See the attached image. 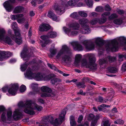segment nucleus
Here are the masks:
<instances>
[{
  "mask_svg": "<svg viewBox=\"0 0 126 126\" xmlns=\"http://www.w3.org/2000/svg\"><path fill=\"white\" fill-rule=\"evenodd\" d=\"M88 57L89 59V62H87L85 60L82 61L80 63L82 56L80 54L76 55L75 57L74 65L76 66H79L80 64L82 66H85L87 68H89L92 69H95L97 68L96 64L94 63V58L93 55L88 54Z\"/></svg>",
  "mask_w": 126,
  "mask_h": 126,
  "instance_id": "1",
  "label": "nucleus"
},
{
  "mask_svg": "<svg viewBox=\"0 0 126 126\" xmlns=\"http://www.w3.org/2000/svg\"><path fill=\"white\" fill-rule=\"evenodd\" d=\"M23 104L22 102H20L18 104L19 107H23L25 108L24 112L30 115H33L35 114L34 110H36L38 111L42 110L43 108L41 106L37 105L35 103H32L31 100L27 101L23 106L21 105Z\"/></svg>",
  "mask_w": 126,
  "mask_h": 126,
  "instance_id": "2",
  "label": "nucleus"
},
{
  "mask_svg": "<svg viewBox=\"0 0 126 126\" xmlns=\"http://www.w3.org/2000/svg\"><path fill=\"white\" fill-rule=\"evenodd\" d=\"M98 21L97 19H94L89 22L87 18H82L79 19L78 22L81 25L80 31L81 33L84 34H88L91 32L89 27L87 24L90 23L92 25L96 24Z\"/></svg>",
  "mask_w": 126,
  "mask_h": 126,
  "instance_id": "3",
  "label": "nucleus"
},
{
  "mask_svg": "<svg viewBox=\"0 0 126 126\" xmlns=\"http://www.w3.org/2000/svg\"><path fill=\"white\" fill-rule=\"evenodd\" d=\"M119 43L122 45L126 46V38L124 36H121L117 39L112 40L110 44L106 46V49L107 50H111L113 51H116L118 49Z\"/></svg>",
  "mask_w": 126,
  "mask_h": 126,
  "instance_id": "4",
  "label": "nucleus"
},
{
  "mask_svg": "<svg viewBox=\"0 0 126 126\" xmlns=\"http://www.w3.org/2000/svg\"><path fill=\"white\" fill-rule=\"evenodd\" d=\"M24 75L25 77L28 78L29 79H34L37 81H47L49 80L48 79L47 76H46L42 73H33V71L29 68L27 70L26 72L24 73Z\"/></svg>",
  "mask_w": 126,
  "mask_h": 126,
  "instance_id": "5",
  "label": "nucleus"
},
{
  "mask_svg": "<svg viewBox=\"0 0 126 126\" xmlns=\"http://www.w3.org/2000/svg\"><path fill=\"white\" fill-rule=\"evenodd\" d=\"M70 50V49L66 45H64L62 46L61 49L56 55V58L59 59L62 57V60L66 63L71 62L72 61V58L70 56L67 55Z\"/></svg>",
  "mask_w": 126,
  "mask_h": 126,
  "instance_id": "6",
  "label": "nucleus"
},
{
  "mask_svg": "<svg viewBox=\"0 0 126 126\" xmlns=\"http://www.w3.org/2000/svg\"><path fill=\"white\" fill-rule=\"evenodd\" d=\"M66 27H64L63 28V31L69 36H75L77 35L78 32L77 31L71 30V28L76 30H78L79 29L80 26L77 22H71L66 24Z\"/></svg>",
  "mask_w": 126,
  "mask_h": 126,
  "instance_id": "7",
  "label": "nucleus"
},
{
  "mask_svg": "<svg viewBox=\"0 0 126 126\" xmlns=\"http://www.w3.org/2000/svg\"><path fill=\"white\" fill-rule=\"evenodd\" d=\"M12 28L15 32V35H11V37L13 39L18 45H20L22 43V41L19 32V29L17 28V23L15 22H13L11 25Z\"/></svg>",
  "mask_w": 126,
  "mask_h": 126,
  "instance_id": "8",
  "label": "nucleus"
},
{
  "mask_svg": "<svg viewBox=\"0 0 126 126\" xmlns=\"http://www.w3.org/2000/svg\"><path fill=\"white\" fill-rule=\"evenodd\" d=\"M57 33L55 32L51 31L49 32L47 34V36L43 35L41 36V38L45 42L43 44V42L41 43V45L43 47H45L47 44H49L52 42V41L49 39V37L53 38L56 37L57 36Z\"/></svg>",
  "mask_w": 126,
  "mask_h": 126,
  "instance_id": "9",
  "label": "nucleus"
},
{
  "mask_svg": "<svg viewBox=\"0 0 126 126\" xmlns=\"http://www.w3.org/2000/svg\"><path fill=\"white\" fill-rule=\"evenodd\" d=\"M6 31L2 28H0V41L9 45H13L14 42L7 35H5Z\"/></svg>",
  "mask_w": 126,
  "mask_h": 126,
  "instance_id": "10",
  "label": "nucleus"
},
{
  "mask_svg": "<svg viewBox=\"0 0 126 126\" xmlns=\"http://www.w3.org/2000/svg\"><path fill=\"white\" fill-rule=\"evenodd\" d=\"M66 112L63 111L59 115L58 119H56L54 120H53V118L52 116L49 117V122L54 126H58L61 124L63 121L64 120V117L66 114Z\"/></svg>",
  "mask_w": 126,
  "mask_h": 126,
  "instance_id": "11",
  "label": "nucleus"
},
{
  "mask_svg": "<svg viewBox=\"0 0 126 126\" xmlns=\"http://www.w3.org/2000/svg\"><path fill=\"white\" fill-rule=\"evenodd\" d=\"M19 85L18 84H12L9 86L8 90V93L6 94L8 96L15 95L16 94Z\"/></svg>",
  "mask_w": 126,
  "mask_h": 126,
  "instance_id": "12",
  "label": "nucleus"
},
{
  "mask_svg": "<svg viewBox=\"0 0 126 126\" xmlns=\"http://www.w3.org/2000/svg\"><path fill=\"white\" fill-rule=\"evenodd\" d=\"M41 91L44 92H46L42 94L41 96L42 97H48L54 95L55 94L53 92L51 89L47 86H44L41 88Z\"/></svg>",
  "mask_w": 126,
  "mask_h": 126,
  "instance_id": "13",
  "label": "nucleus"
},
{
  "mask_svg": "<svg viewBox=\"0 0 126 126\" xmlns=\"http://www.w3.org/2000/svg\"><path fill=\"white\" fill-rule=\"evenodd\" d=\"M12 112L11 110L8 111L7 112V118L6 117V113L3 112L1 115V118L2 121L3 122L7 123H10L12 121Z\"/></svg>",
  "mask_w": 126,
  "mask_h": 126,
  "instance_id": "14",
  "label": "nucleus"
},
{
  "mask_svg": "<svg viewBox=\"0 0 126 126\" xmlns=\"http://www.w3.org/2000/svg\"><path fill=\"white\" fill-rule=\"evenodd\" d=\"M81 43L87 51H90L94 49V44L93 43H91L89 40H85L81 42Z\"/></svg>",
  "mask_w": 126,
  "mask_h": 126,
  "instance_id": "15",
  "label": "nucleus"
},
{
  "mask_svg": "<svg viewBox=\"0 0 126 126\" xmlns=\"http://www.w3.org/2000/svg\"><path fill=\"white\" fill-rule=\"evenodd\" d=\"M15 2V0H9L5 1L3 4V6L6 10L8 12H10L13 8L12 3Z\"/></svg>",
  "mask_w": 126,
  "mask_h": 126,
  "instance_id": "16",
  "label": "nucleus"
},
{
  "mask_svg": "<svg viewBox=\"0 0 126 126\" xmlns=\"http://www.w3.org/2000/svg\"><path fill=\"white\" fill-rule=\"evenodd\" d=\"M12 54L10 52L0 51V61H3L11 56Z\"/></svg>",
  "mask_w": 126,
  "mask_h": 126,
  "instance_id": "17",
  "label": "nucleus"
},
{
  "mask_svg": "<svg viewBox=\"0 0 126 126\" xmlns=\"http://www.w3.org/2000/svg\"><path fill=\"white\" fill-rule=\"evenodd\" d=\"M89 119L92 120L91 126H95L96 125L97 120L99 118L100 116L97 115L94 116L93 114H90L89 115Z\"/></svg>",
  "mask_w": 126,
  "mask_h": 126,
  "instance_id": "18",
  "label": "nucleus"
},
{
  "mask_svg": "<svg viewBox=\"0 0 126 126\" xmlns=\"http://www.w3.org/2000/svg\"><path fill=\"white\" fill-rule=\"evenodd\" d=\"M79 0H71L69 1L67 3L66 6H73L76 5L79 7H80L83 5L84 4L82 3L78 2Z\"/></svg>",
  "mask_w": 126,
  "mask_h": 126,
  "instance_id": "19",
  "label": "nucleus"
},
{
  "mask_svg": "<svg viewBox=\"0 0 126 126\" xmlns=\"http://www.w3.org/2000/svg\"><path fill=\"white\" fill-rule=\"evenodd\" d=\"M56 12L59 14H62L65 12L64 8L62 4L56 5L53 7Z\"/></svg>",
  "mask_w": 126,
  "mask_h": 126,
  "instance_id": "20",
  "label": "nucleus"
},
{
  "mask_svg": "<svg viewBox=\"0 0 126 126\" xmlns=\"http://www.w3.org/2000/svg\"><path fill=\"white\" fill-rule=\"evenodd\" d=\"M116 60V58L114 57H111L110 56H108L106 59H102L99 60V63L100 65L107 63L108 60L110 62L114 61Z\"/></svg>",
  "mask_w": 126,
  "mask_h": 126,
  "instance_id": "21",
  "label": "nucleus"
},
{
  "mask_svg": "<svg viewBox=\"0 0 126 126\" xmlns=\"http://www.w3.org/2000/svg\"><path fill=\"white\" fill-rule=\"evenodd\" d=\"M74 49L75 50L79 51L82 50L84 48L77 42H73L71 43Z\"/></svg>",
  "mask_w": 126,
  "mask_h": 126,
  "instance_id": "22",
  "label": "nucleus"
},
{
  "mask_svg": "<svg viewBox=\"0 0 126 126\" xmlns=\"http://www.w3.org/2000/svg\"><path fill=\"white\" fill-rule=\"evenodd\" d=\"M13 117L15 120H17L21 119L22 117V115L21 113L19 112V110H16L14 112Z\"/></svg>",
  "mask_w": 126,
  "mask_h": 126,
  "instance_id": "23",
  "label": "nucleus"
},
{
  "mask_svg": "<svg viewBox=\"0 0 126 126\" xmlns=\"http://www.w3.org/2000/svg\"><path fill=\"white\" fill-rule=\"evenodd\" d=\"M50 28V26L48 24H43L39 26V30L41 31H47Z\"/></svg>",
  "mask_w": 126,
  "mask_h": 126,
  "instance_id": "24",
  "label": "nucleus"
},
{
  "mask_svg": "<svg viewBox=\"0 0 126 126\" xmlns=\"http://www.w3.org/2000/svg\"><path fill=\"white\" fill-rule=\"evenodd\" d=\"M24 10L23 7L20 6H18L14 9L13 13L14 14L20 13L23 12Z\"/></svg>",
  "mask_w": 126,
  "mask_h": 126,
  "instance_id": "25",
  "label": "nucleus"
},
{
  "mask_svg": "<svg viewBox=\"0 0 126 126\" xmlns=\"http://www.w3.org/2000/svg\"><path fill=\"white\" fill-rule=\"evenodd\" d=\"M54 45L53 44L50 49V52L51 53V55L49 56L50 57H52L56 53L57 51V49L54 48Z\"/></svg>",
  "mask_w": 126,
  "mask_h": 126,
  "instance_id": "26",
  "label": "nucleus"
},
{
  "mask_svg": "<svg viewBox=\"0 0 126 126\" xmlns=\"http://www.w3.org/2000/svg\"><path fill=\"white\" fill-rule=\"evenodd\" d=\"M23 16V15L22 14H17L16 15H13L11 16V19L13 20L19 18H22Z\"/></svg>",
  "mask_w": 126,
  "mask_h": 126,
  "instance_id": "27",
  "label": "nucleus"
},
{
  "mask_svg": "<svg viewBox=\"0 0 126 126\" xmlns=\"http://www.w3.org/2000/svg\"><path fill=\"white\" fill-rule=\"evenodd\" d=\"M29 63L28 62H26L25 63L21 64L20 66V69L22 71H24L27 68L28 65Z\"/></svg>",
  "mask_w": 126,
  "mask_h": 126,
  "instance_id": "28",
  "label": "nucleus"
},
{
  "mask_svg": "<svg viewBox=\"0 0 126 126\" xmlns=\"http://www.w3.org/2000/svg\"><path fill=\"white\" fill-rule=\"evenodd\" d=\"M70 120L71 126H75L76 125V123L74 120V116H71L70 117Z\"/></svg>",
  "mask_w": 126,
  "mask_h": 126,
  "instance_id": "29",
  "label": "nucleus"
},
{
  "mask_svg": "<svg viewBox=\"0 0 126 126\" xmlns=\"http://www.w3.org/2000/svg\"><path fill=\"white\" fill-rule=\"evenodd\" d=\"M21 56L24 61H27L28 60L29 57L26 55L24 51H22L21 53Z\"/></svg>",
  "mask_w": 126,
  "mask_h": 126,
  "instance_id": "30",
  "label": "nucleus"
},
{
  "mask_svg": "<svg viewBox=\"0 0 126 126\" xmlns=\"http://www.w3.org/2000/svg\"><path fill=\"white\" fill-rule=\"evenodd\" d=\"M108 69L109 72L112 73H115L118 71V68L115 67H110L108 68Z\"/></svg>",
  "mask_w": 126,
  "mask_h": 126,
  "instance_id": "31",
  "label": "nucleus"
},
{
  "mask_svg": "<svg viewBox=\"0 0 126 126\" xmlns=\"http://www.w3.org/2000/svg\"><path fill=\"white\" fill-rule=\"evenodd\" d=\"M110 107V106L106 105L105 104H102L100 106L98 107V109L99 111H102L104 107L108 108Z\"/></svg>",
  "mask_w": 126,
  "mask_h": 126,
  "instance_id": "32",
  "label": "nucleus"
},
{
  "mask_svg": "<svg viewBox=\"0 0 126 126\" xmlns=\"http://www.w3.org/2000/svg\"><path fill=\"white\" fill-rule=\"evenodd\" d=\"M113 22L116 24L120 25L122 23V21L120 19H116L114 20Z\"/></svg>",
  "mask_w": 126,
  "mask_h": 126,
  "instance_id": "33",
  "label": "nucleus"
},
{
  "mask_svg": "<svg viewBox=\"0 0 126 126\" xmlns=\"http://www.w3.org/2000/svg\"><path fill=\"white\" fill-rule=\"evenodd\" d=\"M84 2L89 7H91L93 5L92 0H84Z\"/></svg>",
  "mask_w": 126,
  "mask_h": 126,
  "instance_id": "34",
  "label": "nucleus"
},
{
  "mask_svg": "<svg viewBox=\"0 0 126 126\" xmlns=\"http://www.w3.org/2000/svg\"><path fill=\"white\" fill-rule=\"evenodd\" d=\"M79 15L77 12H74L70 15V17L72 18L77 19Z\"/></svg>",
  "mask_w": 126,
  "mask_h": 126,
  "instance_id": "35",
  "label": "nucleus"
},
{
  "mask_svg": "<svg viewBox=\"0 0 126 126\" xmlns=\"http://www.w3.org/2000/svg\"><path fill=\"white\" fill-rule=\"evenodd\" d=\"M26 89V87L24 85H22L20 87L19 90L21 93L24 92Z\"/></svg>",
  "mask_w": 126,
  "mask_h": 126,
  "instance_id": "36",
  "label": "nucleus"
},
{
  "mask_svg": "<svg viewBox=\"0 0 126 126\" xmlns=\"http://www.w3.org/2000/svg\"><path fill=\"white\" fill-rule=\"evenodd\" d=\"M55 15L52 11H49L48 12L47 16L51 18L54 17Z\"/></svg>",
  "mask_w": 126,
  "mask_h": 126,
  "instance_id": "37",
  "label": "nucleus"
},
{
  "mask_svg": "<svg viewBox=\"0 0 126 126\" xmlns=\"http://www.w3.org/2000/svg\"><path fill=\"white\" fill-rule=\"evenodd\" d=\"M26 21V18L24 17L22 18L18 19L17 20V22L18 23L22 24L24 23Z\"/></svg>",
  "mask_w": 126,
  "mask_h": 126,
  "instance_id": "38",
  "label": "nucleus"
},
{
  "mask_svg": "<svg viewBox=\"0 0 126 126\" xmlns=\"http://www.w3.org/2000/svg\"><path fill=\"white\" fill-rule=\"evenodd\" d=\"M106 18H104L102 17L101 18L99 19V20H98V21L99 23L102 24L104 23L106 21Z\"/></svg>",
  "mask_w": 126,
  "mask_h": 126,
  "instance_id": "39",
  "label": "nucleus"
},
{
  "mask_svg": "<svg viewBox=\"0 0 126 126\" xmlns=\"http://www.w3.org/2000/svg\"><path fill=\"white\" fill-rule=\"evenodd\" d=\"M103 8L102 6H100L97 7L95 9V11L98 12H102L103 11Z\"/></svg>",
  "mask_w": 126,
  "mask_h": 126,
  "instance_id": "40",
  "label": "nucleus"
},
{
  "mask_svg": "<svg viewBox=\"0 0 126 126\" xmlns=\"http://www.w3.org/2000/svg\"><path fill=\"white\" fill-rule=\"evenodd\" d=\"M114 123L115 124H122L124 123V121L120 119L118 120L117 121L114 122Z\"/></svg>",
  "mask_w": 126,
  "mask_h": 126,
  "instance_id": "41",
  "label": "nucleus"
},
{
  "mask_svg": "<svg viewBox=\"0 0 126 126\" xmlns=\"http://www.w3.org/2000/svg\"><path fill=\"white\" fill-rule=\"evenodd\" d=\"M79 14L81 16L83 17H86L87 16V14L83 11H79L78 12Z\"/></svg>",
  "mask_w": 126,
  "mask_h": 126,
  "instance_id": "42",
  "label": "nucleus"
},
{
  "mask_svg": "<svg viewBox=\"0 0 126 126\" xmlns=\"http://www.w3.org/2000/svg\"><path fill=\"white\" fill-rule=\"evenodd\" d=\"M110 13L109 12H107L103 13L101 15V17H102L106 18V17L110 15Z\"/></svg>",
  "mask_w": 126,
  "mask_h": 126,
  "instance_id": "43",
  "label": "nucleus"
},
{
  "mask_svg": "<svg viewBox=\"0 0 126 126\" xmlns=\"http://www.w3.org/2000/svg\"><path fill=\"white\" fill-rule=\"evenodd\" d=\"M9 87L8 85H6L2 88V91L3 92L6 93L8 91Z\"/></svg>",
  "mask_w": 126,
  "mask_h": 126,
  "instance_id": "44",
  "label": "nucleus"
},
{
  "mask_svg": "<svg viewBox=\"0 0 126 126\" xmlns=\"http://www.w3.org/2000/svg\"><path fill=\"white\" fill-rule=\"evenodd\" d=\"M59 81L58 79L57 78L51 80V83L53 84H55Z\"/></svg>",
  "mask_w": 126,
  "mask_h": 126,
  "instance_id": "45",
  "label": "nucleus"
},
{
  "mask_svg": "<svg viewBox=\"0 0 126 126\" xmlns=\"http://www.w3.org/2000/svg\"><path fill=\"white\" fill-rule=\"evenodd\" d=\"M52 20L56 21H59L60 20V18L58 17H57L55 15L54 17L51 18Z\"/></svg>",
  "mask_w": 126,
  "mask_h": 126,
  "instance_id": "46",
  "label": "nucleus"
},
{
  "mask_svg": "<svg viewBox=\"0 0 126 126\" xmlns=\"http://www.w3.org/2000/svg\"><path fill=\"white\" fill-rule=\"evenodd\" d=\"M77 85L78 87H85V85L84 84L82 83L79 82L77 84Z\"/></svg>",
  "mask_w": 126,
  "mask_h": 126,
  "instance_id": "47",
  "label": "nucleus"
},
{
  "mask_svg": "<svg viewBox=\"0 0 126 126\" xmlns=\"http://www.w3.org/2000/svg\"><path fill=\"white\" fill-rule=\"evenodd\" d=\"M47 65L48 66L50 67L51 69H54L55 70H56V67L54 65H51L49 63H48Z\"/></svg>",
  "mask_w": 126,
  "mask_h": 126,
  "instance_id": "48",
  "label": "nucleus"
},
{
  "mask_svg": "<svg viewBox=\"0 0 126 126\" xmlns=\"http://www.w3.org/2000/svg\"><path fill=\"white\" fill-rule=\"evenodd\" d=\"M117 17V16L115 14H112L109 17V18L111 20Z\"/></svg>",
  "mask_w": 126,
  "mask_h": 126,
  "instance_id": "49",
  "label": "nucleus"
},
{
  "mask_svg": "<svg viewBox=\"0 0 126 126\" xmlns=\"http://www.w3.org/2000/svg\"><path fill=\"white\" fill-rule=\"evenodd\" d=\"M95 43L96 44H98V43L101 41V38L99 37H97L95 38L94 39Z\"/></svg>",
  "mask_w": 126,
  "mask_h": 126,
  "instance_id": "50",
  "label": "nucleus"
},
{
  "mask_svg": "<svg viewBox=\"0 0 126 126\" xmlns=\"http://www.w3.org/2000/svg\"><path fill=\"white\" fill-rule=\"evenodd\" d=\"M78 126H89L88 122L86 121L83 124H80Z\"/></svg>",
  "mask_w": 126,
  "mask_h": 126,
  "instance_id": "51",
  "label": "nucleus"
},
{
  "mask_svg": "<svg viewBox=\"0 0 126 126\" xmlns=\"http://www.w3.org/2000/svg\"><path fill=\"white\" fill-rule=\"evenodd\" d=\"M38 85L36 84L32 83L31 85V87L32 89L36 88H37Z\"/></svg>",
  "mask_w": 126,
  "mask_h": 126,
  "instance_id": "52",
  "label": "nucleus"
},
{
  "mask_svg": "<svg viewBox=\"0 0 126 126\" xmlns=\"http://www.w3.org/2000/svg\"><path fill=\"white\" fill-rule=\"evenodd\" d=\"M122 70L124 71H126V63H124L122 66Z\"/></svg>",
  "mask_w": 126,
  "mask_h": 126,
  "instance_id": "53",
  "label": "nucleus"
},
{
  "mask_svg": "<svg viewBox=\"0 0 126 126\" xmlns=\"http://www.w3.org/2000/svg\"><path fill=\"white\" fill-rule=\"evenodd\" d=\"M119 58L120 59H121V61H122V59L123 58H126V56L124 55L123 54H119Z\"/></svg>",
  "mask_w": 126,
  "mask_h": 126,
  "instance_id": "54",
  "label": "nucleus"
},
{
  "mask_svg": "<svg viewBox=\"0 0 126 126\" xmlns=\"http://www.w3.org/2000/svg\"><path fill=\"white\" fill-rule=\"evenodd\" d=\"M5 110V109L3 106H0V112L4 111Z\"/></svg>",
  "mask_w": 126,
  "mask_h": 126,
  "instance_id": "55",
  "label": "nucleus"
},
{
  "mask_svg": "<svg viewBox=\"0 0 126 126\" xmlns=\"http://www.w3.org/2000/svg\"><path fill=\"white\" fill-rule=\"evenodd\" d=\"M31 4L32 6H35L37 3L36 0H32L31 2Z\"/></svg>",
  "mask_w": 126,
  "mask_h": 126,
  "instance_id": "56",
  "label": "nucleus"
},
{
  "mask_svg": "<svg viewBox=\"0 0 126 126\" xmlns=\"http://www.w3.org/2000/svg\"><path fill=\"white\" fill-rule=\"evenodd\" d=\"M83 117L82 115H80L78 118V122L79 123H80L82 120L83 119Z\"/></svg>",
  "mask_w": 126,
  "mask_h": 126,
  "instance_id": "57",
  "label": "nucleus"
},
{
  "mask_svg": "<svg viewBox=\"0 0 126 126\" xmlns=\"http://www.w3.org/2000/svg\"><path fill=\"white\" fill-rule=\"evenodd\" d=\"M105 10L108 11H109L111 10V9L108 5H106L105 6Z\"/></svg>",
  "mask_w": 126,
  "mask_h": 126,
  "instance_id": "58",
  "label": "nucleus"
},
{
  "mask_svg": "<svg viewBox=\"0 0 126 126\" xmlns=\"http://www.w3.org/2000/svg\"><path fill=\"white\" fill-rule=\"evenodd\" d=\"M16 60L15 59H12L10 60L9 62L10 63H13L16 62Z\"/></svg>",
  "mask_w": 126,
  "mask_h": 126,
  "instance_id": "59",
  "label": "nucleus"
},
{
  "mask_svg": "<svg viewBox=\"0 0 126 126\" xmlns=\"http://www.w3.org/2000/svg\"><path fill=\"white\" fill-rule=\"evenodd\" d=\"M37 101L38 102L42 103H43L44 102V100L40 98H38L37 99Z\"/></svg>",
  "mask_w": 126,
  "mask_h": 126,
  "instance_id": "60",
  "label": "nucleus"
},
{
  "mask_svg": "<svg viewBox=\"0 0 126 126\" xmlns=\"http://www.w3.org/2000/svg\"><path fill=\"white\" fill-rule=\"evenodd\" d=\"M103 98L102 97H99L97 99V101L100 102H102L103 100Z\"/></svg>",
  "mask_w": 126,
  "mask_h": 126,
  "instance_id": "61",
  "label": "nucleus"
},
{
  "mask_svg": "<svg viewBox=\"0 0 126 126\" xmlns=\"http://www.w3.org/2000/svg\"><path fill=\"white\" fill-rule=\"evenodd\" d=\"M97 15V14L95 12H92V13H91L90 15V16H96Z\"/></svg>",
  "mask_w": 126,
  "mask_h": 126,
  "instance_id": "62",
  "label": "nucleus"
},
{
  "mask_svg": "<svg viewBox=\"0 0 126 126\" xmlns=\"http://www.w3.org/2000/svg\"><path fill=\"white\" fill-rule=\"evenodd\" d=\"M79 39L80 40H82L84 39L85 38L84 36H82L81 35H79Z\"/></svg>",
  "mask_w": 126,
  "mask_h": 126,
  "instance_id": "63",
  "label": "nucleus"
},
{
  "mask_svg": "<svg viewBox=\"0 0 126 126\" xmlns=\"http://www.w3.org/2000/svg\"><path fill=\"white\" fill-rule=\"evenodd\" d=\"M118 13L120 14H122L124 13L123 11L121 10H119L117 11Z\"/></svg>",
  "mask_w": 126,
  "mask_h": 126,
  "instance_id": "64",
  "label": "nucleus"
}]
</instances>
